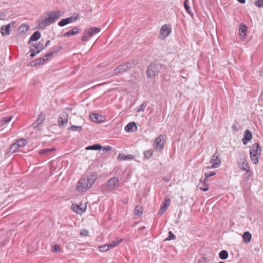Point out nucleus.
<instances>
[{
	"instance_id": "nucleus-51",
	"label": "nucleus",
	"mask_w": 263,
	"mask_h": 263,
	"mask_svg": "<svg viewBox=\"0 0 263 263\" xmlns=\"http://www.w3.org/2000/svg\"><path fill=\"white\" fill-rule=\"evenodd\" d=\"M165 211L166 210L164 209L163 208L161 207L158 214L159 215H162Z\"/></svg>"
},
{
	"instance_id": "nucleus-29",
	"label": "nucleus",
	"mask_w": 263,
	"mask_h": 263,
	"mask_svg": "<svg viewBox=\"0 0 263 263\" xmlns=\"http://www.w3.org/2000/svg\"><path fill=\"white\" fill-rule=\"evenodd\" d=\"M15 143L17 146H18L19 148H21L26 145L27 144V141L24 139H21Z\"/></svg>"
},
{
	"instance_id": "nucleus-62",
	"label": "nucleus",
	"mask_w": 263,
	"mask_h": 263,
	"mask_svg": "<svg viewBox=\"0 0 263 263\" xmlns=\"http://www.w3.org/2000/svg\"><path fill=\"white\" fill-rule=\"evenodd\" d=\"M219 263H226V262H223V261H220Z\"/></svg>"
},
{
	"instance_id": "nucleus-36",
	"label": "nucleus",
	"mask_w": 263,
	"mask_h": 263,
	"mask_svg": "<svg viewBox=\"0 0 263 263\" xmlns=\"http://www.w3.org/2000/svg\"><path fill=\"white\" fill-rule=\"evenodd\" d=\"M153 152L152 149H149L144 152V158L148 159L153 156Z\"/></svg>"
},
{
	"instance_id": "nucleus-3",
	"label": "nucleus",
	"mask_w": 263,
	"mask_h": 263,
	"mask_svg": "<svg viewBox=\"0 0 263 263\" xmlns=\"http://www.w3.org/2000/svg\"><path fill=\"white\" fill-rule=\"evenodd\" d=\"M161 67L162 66L160 64H150L146 70V76L147 78H151L156 76L160 72Z\"/></svg>"
},
{
	"instance_id": "nucleus-2",
	"label": "nucleus",
	"mask_w": 263,
	"mask_h": 263,
	"mask_svg": "<svg viewBox=\"0 0 263 263\" xmlns=\"http://www.w3.org/2000/svg\"><path fill=\"white\" fill-rule=\"evenodd\" d=\"M47 17L39 21V27L44 29L51 24H53L61 16L60 11H50L47 13Z\"/></svg>"
},
{
	"instance_id": "nucleus-49",
	"label": "nucleus",
	"mask_w": 263,
	"mask_h": 263,
	"mask_svg": "<svg viewBox=\"0 0 263 263\" xmlns=\"http://www.w3.org/2000/svg\"><path fill=\"white\" fill-rule=\"evenodd\" d=\"M88 231L86 229H82L80 232V235L82 236H87L88 235Z\"/></svg>"
},
{
	"instance_id": "nucleus-22",
	"label": "nucleus",
	"mask_w": 263,
	"mask_h": 263,
	"mask_svg": "<svg viewBox=\"0 0 263 263\" xmlns=\"http://www.w3.org/2000/svg\"><path fill=\"white\" fill-rule=\"evenodd\" d=\"M125 130L127 132H133L137 129V126L135 123L130 122L125 127Z\"/></svg>"
},
{
	"instance_id": "nucleus-12",
	"label": "nucleus",
	"mask_w": 263,
	"mask_h": 263,
	"mask_svg": "<svg viewBox=\"0 0 263 263\" xmlns=\"http://www.w3.org/2000/svg\"><path fill=\"white\" fill-rule=\"evenodd\" d=\"M72 209L77 214L81 215L85 211L86 205L82 203L79 204H72Z\"/></svg>"
},
{
	"instance_id": "nucleus-46",
	"label": "nucleus",
	"mask_w": 263,
	"mask_h": 263,
	"mask_svg": "<svg viewBox=\"0 0 263 263\" xmlns=\"http://www.w3.org/2000/svg\"><path fill=\"white\" fill-rule=\"evenodd\" d=\"M176 239V236L171 232H168V236L165 240H174Z\"/></svg>"
},
{
	"instance_id": "nucleus-54",
	"label": "nucleus",
	"mask_w": 263,
	"mask_h": 263,
	"mask_svg": "<svg viewBox=\"0 0 263 263\" xmlns=\"http://www.w3.org/2000/svg\"><path fill=\"white\" fill-rule=\"evenodd\" d=\"M259 73L261 76H263V67L260 69Z\"/></svg>"
},
{
	"instance_id": "nucleus-14",
	"label": "nucleus",
	"mask_w": 263,
	"mask_h": 263,
	"mask_svg": "<svg viewBox=\"0 0 263 263\" xmlns=\"http://www.w3.org/2000/svg\"><path fill=\"white\" fill-rule=\"evenodd\" d=\"M261 148L258 143L253 144L250 149V155L254 154L258 156H260Z\"/></svg>"
},
{
	"instance_id": "nucleus-38",
	"label": "nucleus",
	"mask_w": 263,
	"mask_h": 263,
	"mask_svg": "<svg viewBox=\"0 0 263 263\" xmlns=\"http://www.w3.org/2000/svg\"><path fill=\"white\" fill-rule=\"evenodd\" d=\"M82 128L81 126H75V125H72L71 127H70L68 129L69 130H72L73 132L78 131L80 132L82 130Z\"/></svg>"
},
{
	"instance_id": "nucleus-26",
	"label": "nucleus",
	"mask_w": 263,
	"mask_h": 263,
	"mask_svg": "<svg viewBox=\"0 0 263 263\" xmlns=\"http://www.w3.org/2000/svg\"><path fill=\"white\" fill-rule=\"evenodd\" d=\"M242 237L244 241L248 243L251 239L252 235L249 232H245L242 235Z\"/></svg>"
},
{
	"instance_id": "nucleus-1",
	"label": "nucleus",
	"mask_w": 263,
	"mask_h": 263,
	"mask_svg": "<svg viewBox=\"0 0 263 263\" xmlns=\"http://www.w3.org/2000/svg\"><path fill=\"white\" fill-rule=\"evenodd\" d=\"M97 179L95 175H90L82 177L76 185V190L79 193L86 192L94 183Z\"/></svg>"
},
{
	"instance_id": "nucleus-42",
	"label": "nucleus",
	"mask_w": 263,
	"mask_h": 263,
	"mask_svg": "<svg viewBox=\"0 0 263 263\" xmlns=\"http://www.w3.org/2000/svg\"><path fill=\"white\" fill-rule=\"evenodd\" d=\"M215 174H216V173L214 172H211L209 173H205V174H204L205 178L204 179V181H206L207 179L215 175Z\"/></svg>"
},
{
	"instance_id": "nucleus-47",
	"label": "nucleus",
	"mask_w": 263,
	"mask_h": 263,
	"mask_svg": "<svg viewBox=\"0 0 263 263\" xmlns=\"http://www.w3.org/2000/svg\"><path fill=\"white\" fill-rule=\"evenodd\" d=\"M67 24H68V23L66 18L62 19L58 23V25L61 27L64 26Z\"/></svg>"
},
{
	"instance_id": "nucleus-50",
	"label": "nucleus",
	"mask_w": 263,
	"mask_h": 263,
	"mask_svg": "<svg viewBox=\"0 0 263 263\" xmlns=\"http://www.w3.org/2000/svg\"><path fill=\"white\" fill-rule=\"evenodd\" d=\"M199 263H208V260L205 258H202L199 259Z\"/></svg>"
},
{
	"instance_id": "nucleus-48",
	"label": "nucleus",
	"mask_w": 263,
	"mask_h": 263,
	"mask_svg": "<svg viewBox=\"0 0 263 263\" xmlns=\"http://www.w3.org/2000/svg\"><path fill=\"white\" fill-rule=\"evenodd\" d=\"M61 250V247L59 245H55L52 247V251L53 252H58Z\"/></svg>"
},
{
	"instance_id": "nucleus-45",
	"label": "nucleus",
	"mask_w": 263,
	"mask_h": 263,
	"mask_svg": "<svg viewBox=\"0 0 263 263\" xmlns=\"http://www.w3.org/2000/svg\"><path fill=\"white\" fill-rule=\"evenodd\" d=\"M254 5L259 8H263V0L256 1Z\"/></svg>"
},
{
	"instance_id": "nucleus-55",
	"label": "nucleus",
	"mask_w": 263,
	"mask_h": 263,
	"mask_svg": "<svg viewBox=\"0 0 263 263\" xmlns=\"http://www.w3.org/2000/svg\"><path fill=\"white\" fill-rule=\"evenodd\" d=\"M145 107V106L143 104H142V105L141 106V107H140V110H141V111L143 110L144 109Z\"/></svg>"
},
{
	"instance_id": "nucleus-34",
	"label": "nucleus",
	"mask_w": 263,
	"mask_h": 263,
	"mask_svg": "<svg viewBox=\"0 0 263 263\" xmlns=\"http://www.w3.org/2000/svg\"><path fill=\"white\" fill-rule=\"evenodd\" d=\"M54 151V148H45L42 149L40 154L41 155H48L49 153H51Z\"/></svg>"
},
{
	"instance_id": "nucleus-61",
	"label": "nucleus",
	"mask_w": 263,
	"mask_h": 263,
	"mask_svg": "<svg viewBox=\"0 0 263 263\" xmlns=\"http://www.w3.org/2000/svg\"><path fill=\"white\" fill-rule=\"evenodd\" d=\"M43 57H45V59H48V57H45V54L43 56Z\"/></svg>"
},
{
	"instance_id": "nucleus-28",
	"label": "nucleus",
	"mask_w": 263,
	"mask_h": 263,
	"mask_svg": "<svg viewBox=\"0 0 263 263\" xmlns=\"http://www.w3.org/2000/svg\"><path fill=\"white\" fill-rule=\"evenodd\" d=\"M78 14L74 13L71 16L66 18L68 24L76 22L78 20Z\"/></svg>"
},
{
	"instance_id": "nucleus-20",
	"label": "nucleus",
	"mask_w": 263,
	"mask_h": 263,
	"mask_svg": "<svg viewBox=\"0 0 263 263\" xmlns=\"http://www.w3.org/2000/svg\"><path fill=\"white\" fill-rule=\"evenodd\" d=\"M45 120V116L43 114H40L39 115V117L36 120V122H34L32 124V125L36 127L38 125L41 124Z\"/></svg>"
},
{
	"instance_id": "nucleus-23",
	"label": "nucleus",
	"mask_w": 263,
	"mask_h": 263,
	"mask_svg": "<svg viewBox=\"0 0 263 263\" xmlns=\"http://www.w3.org/2000/svg\"><path fill=\"white\" fill-rule=\"evenodd\" d=\"M247 30V27L244 24H240L239 28V31L240 35L242 37H245L246 35V31Z\"/></svg>"
},
{
	"instance_id": "nucleus-53",
	"label": "nucleus",
	"mask_w": 263,
	"mask_h": 263,
	"mask_svg": "<svg viewBox=\"0 0 263 263\" xmlns=\"http://www.w3.org/2000/svg\"><path fill=\"white\" fill-rule=\"evenodd\" d=\"M5 16L4 14L1 13L0 14V20H3Z\"/></svg>"
},
{
	"instance_id": "nucleus-11",
	"label": "nucleus",
	"mask_w": 263,
	"mask_h": 263,
	"mask_svg": "<svg viewBox=\"0 0 263 263\" xmlns=\"http://www.w3.org/2000/svg\"><path fill=\"white\" fill-rule=\"evenodd\" d=\"M119 186V180L117 177H112L110 178L107 182V189L111 190H114Z\"/></svg>"
},
{
	"instance_id": "nucleus-41",
	"label": "nucleus",
	"mask_w": 263,
	"mask_h": 263,
	"mask_svg": "<svg viewBox=\"0 0 263 263\" xmlns=\"http://www.w3.org/2000/svg\"><path fill=\"white\" fill-rule=\"evenodd\" d=\"M170 202L171 200L169 198H165L161 208H163V209L166 210L170 204Z\"/></svg>"
},
{
	"instance_id": "nucleus-25",
	"label": "nucleus",
	"mask_w": 263,
	"mask_h": 263,
	"mask_svg": "<svg viewBox=\"0 0 263 263\" xmlns=\"http://www.w3.org/2000/svg\"><path fill=\"white\" fill-rule=\"evenodd\" d=\"M61 49V46H58L53 48L51 50L49 51L46 54V57H51L53 54L59 51Z\"/></svg>"
},
{
	"instance_id": "nucleus-16",
	"label": "nucleus",
	"mask_w": 263,
	"mask_h": 263,
	"mask_svg": "<svg viewBox=\"0 0 263 263\" xmlns=\"http://www.w3.org/2000/svg\"><path fill=\"white\" fill-rule=\"evenodd\" d=\"M252 138V133L249 130H246L244 133V136L242 139V142L244 145L247 144V142L251 140Z\"/></svg>"
},
{
	"instance_id": "nucleus-18",
	"label": "nucleus",
	"mask_w": 263,
	"mask_h": 263,
	"mask_svg": "<svg viewBox=\"0 0 263 263\" xmlns=\"http://www.w3.org/2000/svg\"><path fill=\"white\" fill-rule=\"evenodd\" d=\"M47 60V59H45V57H42L30 62V65L31 66H36L37 65L44 64Z\"/></svg>"
},
{
	"instance_id": "nucleus-59",
	"label": "nucleus",
	"mask_w": 263,
	"mask_h": 263,
	"mask_svg": "<svg viewBox=\"0 0 263 263\" xmlns=\"http://www.w3.org/2000/svg\"><path fill=\"white\" fill-rule=\"evenodd\" d=\"M111 149V147L110 146H107V148H106V150H110Z\"/></svg>"
},
{
	"instance_id": "nucleus-6",
	"label": "nucleus",
	"mask_w": 263,
	"mask_h": 263,
	"mask_svg": "<svg viewBox=\"0 0 263 263\" xmlns=\"http://www.w3.org/2000/svg\"><path fill=\"white\" fill-rule=\"evenodd\" d=\"M45 48V47H44V41L43 40L35 45H32L30 48V57H34L37 53H39L42 49Z\"/></svg>"
},
{
	"instance_id": "nucleus-9",
	"label": "nucleus",
	"mask_w": 263,
	"mask_h": 263,
	"mask_svg": "<svg viewBox=\"0 0 263 263\" xmlns=\"http://www.w3.org/2000/svg\"><path fill=\"white\" fill-rule=\"evenodd\" d=\"M171 28L170 26L165 24L163 25L160 30L159 33V39L161 40L165 39L171 33Z\"/></svg>"
},
{
	"instance_id": "nucleus-27",
	"label": "nucleus",
	"mask_w": 263,
	"mask_h": 263,
	"mask_svg": "<svg viewBox=\"0 0 263 263\" xmlns=\"http://www.w3.org/2000/svg\"><path fill=\"white\" fill-rule=\"evenodd\" d=\"M102 148V146L99 144H96L88 146L86 147V149L87 150H100Z\"/></svg>"
},
{
	"instance_id": "nucleus-19",
	"label": "nucleus",
	"mask_w": 263,
	"mask_h": 263,
	"mask_svg": "<svg viewBox=\"0 0 263 263\" xmlns=\"http://www.w3.org/2000/svg\"><path fill=\"white\" fill-rule=\"evenodd\" d=\"M80 30H81V29L79 27H78V26L75 27L73 29L65 33L64 34V36H69L70 35H74L79 33Z\"/></svg>"
},
{
	"instance_id": "nucleus-5",
	"label": "nucleus",
	"mask_w": 263,
	"mask_h": 263,
	"mask_svg": "<svg viewBox=\"0 0 263 263\" xmlns=\"http://www.w3.org/2000/svg\"><path fill=\"white\" fill-rule=\"evenodd\" d=\"M165 140V136L161 135L154 141L153 147L157 151L161 152L164 147V142Z\"/></svg>"
},
{
	"instance_id": "nucleus-57",
	"label": "nucleus",
	"mask_w": 263,
	"mask_h": 263,
	"mask_svg": "<svg viewBox=\"0 0 263 263\" xmlns=\"http://www.w3.org/2000/svg\"><path fill=\"white\" fill-rule=\"evenodd\" d=\"M49 43H50V41H49V40L47 41L45 45L44 46V47H45V48H46L49 44Z\"/></svg>"
},
{
	"instance_id": "nucleus-7",
	"label": "nucleus",
	"mask_w": 263,
	"mask_h": 263,
	"mask_svg": "<svg viewBox=\"0 0 263 263\" xmlns=\"http://www.w3.org/2000/svg\"><path fill=\"white\" fill-rule=\"evenodd\" d=\"M210 162L212 164L211 168H216L219 167L221 164L220 155L218 152L216 151L213 155L210 160Z\"/></svg>"
},
{
	"instance_id": "nucleus-39",
	"label": "nucleus",
	"mask_w": 263,
	"mask_h": 263,
	"mask_svg": "<svg viewBox=\"0 0 263 263\" xmlns=\"http://www.w3.org/2000/svg\"><path fill=\"white\" fill-rule=\"evenodd\" d=\"M122 241V239H118L116 241H113L112 242L109 243V246L110 249H112L116 246H117Z\"/></svg>"
},
{
	"instance_id": "nucleus-37",
	"label": "nucleus",
	"mask_w": 263,
	"mask_h": 263,
	"mask_svg": "<svg viewBox=\"0 0 263 263\" xmlns=\"http://www.w3.org/2000/svg\"><path fill=\"white\" fill-rule=\"evenodd\" d=\"M99 249L101 252H106L109 250L110 248L109 246V244L108 243L99 246Z\"/></svg>"
},
{
	"instance_id": "nucleus-4",
	"label": "nucleus",
	"mask_w": 263,
	"mask_h": 263,
	"mask_svg": "<svg viewBox=\"0 0 263 263\" xmlns=\"http://www.w3.org/2000/svg\"><path fill=\"white\" fill-rule=\"evenodd\" d=\"M101 31L100 28L91 27L85 29L83 32V35L82 36V41L83 42L87 41V40L92 35L98 33Z\"/></svg>"
},
{
	"instance_id": "nucleus-24",
	"label": "nucleus",
	"mask_w": 263,
	"mask_h": 263,
	"mask_svg": "<svg viewBox=\"0 0 263 263\" xmlns=\"http://www.w3.org/2000/svg\"><path fill=\"white\" fill-rule=\"evenodd\" d=\"M41 37V33L39 31L34 32L29 39V42L36 41Z\"/></svg>"
},
{
	"instance_id": "nucleus-40",
	"label": "nucleus",
	"mask_w": 263,
	"mask_h": 263,
	"mask_svg": "<svg viewBox=\"0 0 263 263\" xmlns=\"http://www.w3.org/2000/svg\"><path fill=\"white\" fill-rule=\"evenodd\" d=\"M259 156L254 155V154L250 155L251 160L253 164H256L258 162V158Z\"/></svg>"
},
{
	"instance_id": "nucleus-15",
	"label": "nucleus",
	"mask_w": 263,
	"mask_h": 263,
	"mask_svg": "<svg viewBox=\"0 0 263 263\" xmlns=\"http://www.w3.org/2000/svg\"><path fill=\"white\" fill-rule=\"evenodd\" d=\"M90 119L93 122L99 123L104 120V117L102 115L95 113H91L89 115Z\"/></svg>"
},
{
	"instance_id": "nucleus-58",
	"label": "nucleus",
	"mask_w": 263,
	"mask_h": 263,
	"mask_svg": "<svg viewBox=\"0 0 263 263\" xmlns=\"http://www.w3.org/2000/svg\"><path fill=\"white\" fill-rule=\"evenodd\" d=\"M260 98L263 101V93H261Z\"/></svg>"
},
{
	"instance_id": "nucleus-52",
	"label": "nucleus",
	"mask_w": 263,
	"mask_h": 263,
	"mask_svg": "<svg viewBox=\"0 0 263 263\" xmlns=\"http://www.w3.org/2000/svg\"><path fill=\"white\" fill-rule=\"evenodd\" d=\"M246 171H247L246 172V177L247 178H249L251 175V172L250 171V170L249 169H247V170H246Z\"/></svg>"
},
{
	"instance_id": "nucleus-35",
	"label": "nucleus",
	"mask_w": 263,
	"mask_h": 263,
	"mask_svg": "<svg viewBox=\"0 0 263 263\" xmlns=\"http://www.w3.org/2000/svg\"><path fill=\"white\" fill-rule=\"evenodd\" d=\"M12 118H13V116H12L5 117L3 118L1 120L2 124L3 125V124H7V123H9L11 120Z\"/></svg>"
},
{
	"instance_id": "nucleus-32",
	"label": "nucleus",
	"mask_w": 263,
	"mask_h": 263,
	"mask_svg": "<svg viewBox=\"0 0 263 263\" xmlns=\"http://www.w3.org/2000/svg\"><path fill=\"white\" fill-rule=\"evenodd\" d=\"M29 27L28 25L22 24L19 27V30L22 33H25L29 30Z\"/></svg>"
},
{
	"instance_id": "nucleus-43",
	"label": "nucleus",
	"mask_w": 263,
	"mask_h": 263,
	"mask_svg": "<svg viewBox=\"0 0 263 263\" xmlns=\"http://www.w3.org/2000/svg\"><path fill=\"white\" fill-rule=\"evenodd\" d=\"M18 146H17L15 143H13L10 147V151L12 153H15L19 149Z\"/></svg>"
},
{
	"instance_id": "nucleus-56",
	"label": "nucleus",
	"mask_w": 263,
	"mask_h": 263,
	"mask_svg": "<svg viewBox=\"0 0 263 263\" xmlns=\"http://www.w3.org/2000/svg\"><path fill=\"white\" fill-rule=\"evenodd\" d=\"M241 4H245L246 2V0H237Z\"/></svg>"
},
{
	"instance_id": "nucleus-30",
	"label": "nucleus",
	"mask_w": 263,
	"mask_h": 263,
	"mask_svg": "<svg viewBox=\"0 0 263 263\" xmlns=\"http://www.w3.org/2000/svg\"><path fill=\"white\" fill-rule=\"evenodd\" d=\"M219 257L222 259H226L228 257V253L226 250H222L219 253Z\"/></svg>"
},
{
	"instance_id": "nucleus-21",
	"label": "nucleus",
	"mask_w": 263,
	"mask_h": 263,
	"mask_svg": "<svg viewBox=\"0 0 263 263\" xmlns=\"http://www.w3.org/2000/svg\"><path fill=\"white\" fill-rule=\"evenodd\" d=\"M238 165L239 168L243 170H247L249 168L248 163L245 158L239 159L238 161Z\"/></svg>"
},
{
	"instance_id": "nucleus-13",
	"label": "nucleus",
	"mask_w": 263,
	"mask_h": 263,
	"mask_svg": "<svg viewBox=\"0 0 263 263\" xmlns=\"http://www.w3.org/2000/svg\"><path fill=\"white\" fill-rule=\"evenodd\" d=\"M14 24H15V23L14 22H12L10 24H8L7 25L2 26L1 27V30L2 34L3 35H9L11 33L10 28L11 27L13 26Z\"/></svg>"
},
{
	"instance_id": "nucleus-8",
	"label": "nucleus",
	"mask_w": 263,
	"mask_h": 263,
	"mask_svg": "<svg viewBox=\"0 0 263 263\" xmlns=\"http://www.w3.org/2000/svg\"><path fill=\"white\" fill-rule=\"evenodd\" d=\"M132 65L133 64L130 62L124 63L115 69L114 74L117 75L126 71L132 68Z\"/></svg>"
},
{
	"instance_id": "nucleus-10",
	"label": "nucleus",
	"mask_w": 263,
	"mask_h": 263,
	"mask_svg": "<svg viewBox=\"0 0 263 263\" xmlns=\"http://www.w3.org/2000/svg\"><path fill=\"white\" fill-rule=\"evenodd\" d=\"M68 120V114L66 112L63 111L60 115V116L58 118V126L59 127L65 126L67 124Z\"/></svg>"
},
{
	"instance_id": "nucleus-31",
	"label": "nucleus",
	"mask_w": 263,
	"mask_h": 263,
	"mask_svg": "<svg viewBox=\"0 0 263 263\" xmlns=\"http://www.w3.org/2000/svg\"><path fill=\"white\" fill-rule=\"evenodd\" d=\"M134 213L136 215L141 216L143 213L142 208L140 206H136L134 209Z\"/></svg>"
},
{
	"instance_id": "nucleus-44",
	"label": "nucleus",
	"mask_w": 263,
	"mask_h": 263,
	"mask_svg": "<svg viewBox=\"0 0 263 263\" xmlns=\"http://www.w3.org/2000/svg\"><path fill=\"white\" fill-rule=\"evenodd\" d=\"M187 2H188V0H185L184 2V8H185V10L186 11V12L189 13V14H191L192 12L190 10V6L188 5L187 4Z\"/></svg>"
},
{
	"instance_id": "nucleus-33",
	"label": "nucleus",
	"mask_w": 263,
	"mask_h": 263,
	"mask_svg": "<svg viewBox=\"0 0 263 263\" xmlns=\"http://www.w3.org/2000/svg\"><path fill=\"white\" fill-rule=\"evenodd\" d=\"M206 181H204L203 182L199 184V189L204 192L207 191L209 190V186L207 184L205 183Z\"/></svg>"
},
{
	"instance_id": "nucleus-60",
	"label": "nucleus",
	"mask_w": 263,
	"mask_h": 263,
	"mask_svg": "<svg viewBox=\"0 0 263 263\" xmlns=\"http://www.w3.org/2000/svg\"><path fill=\"white\" fill-rule=\"evenodd\" d=\"M232 128H233V129H236V130H237V128L236 127V126H235V125H234L233 126Z\"/></svg>"
},
{
	"instance_id": "nucleus-17",
	"label": "nucleus",
	"mask_w": 263,
	"mask_h": 263,
	"mask_svg": "<svg viewBox=\"0 0 263 263\" xmlns=\"http://www.w3.org/2000/svg\"><path fill=\"white\" fill-rule=\"evenodd\" d=\"M135 158V156L133 155H125L124 154H119L118 156V159L120 161H124L132 160Z\"/></svg>"
}]
</instances>
